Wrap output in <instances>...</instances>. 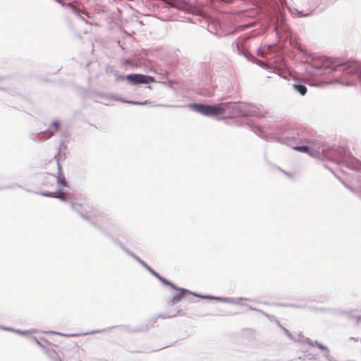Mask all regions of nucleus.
Wrapping results in <instances>:
<instances>
[{"label": "nucleus", "mask_w": 361, "mask_h": 361, "mask_svg": "<svg viewBox=\"0 0 361 361\" xmlns=\"http://www.w3.org/2000/svg\"><path fill=\"white\" fill-rule=\"evenodd\" d=\"M59 129V123L58 121H54L50 127V129L47 132V137H51ZM47 134V133H45Z\"/></svg>", "instance_id": "nucleus-5"}, {"label": "nucleus", "mask_w": 361, "mask_h": 361, "mask_svg": "<svg viewBox=\"0 0 361 361\" xmlns=\"http://www.w3.org/2000/svg\"><path fill=\"white\" fill-rule=\"evenodd\" d=\"M83 216L85 217V219H88V217L85 215Z\"/></svg>", "instance_id": "nucleus-13"}, {"label": "nucleus", "mask_w": 361, "mask_h": 361, "mask_svg": "<svg viewBox=\"0 0 361 361\" xmlns=\"http://www.w3.org/2000/svg\"><path fill=\"white\" fill-rule=\"evenodd\" d=\"M174 289L176 290V292L173 297L172 302H177L180 301L185 296V293H186V290L183 288H178L176 287Z\"/></svg>", "instance_id": "nucleus-4"}, {"label": "nucleus", "mask_w": 361, "mask_h": 361, "mask_svg": "<svg viewBox=\"0 0 361 361\" xmlns=\"http://www.w3.org/2000/svg\"><path fill=\"white\" fill-rule=\"evenodd\" d=\"M152 272L153 273V274H154V276H156L157 277H158V278H159L161 281H163L165 284L169 285V286H170L171 287H172V288H176V287H175L172 283H171L170 282L167 281L166 280L163 279H161V277H159V276H158V274H156L154 271H152Z\"/></svg>", "instance_id": "nucleus-8"}, {"label": "nucleus", "mask_w": 361, "mask_h": 361, "mask_svg": "<svg viewBox=\"0 0 361 361\" xmlns=\"http://www.w3.org/2000/svg\"><path fill=\"white\" fill-rule=\"evenodd\" d=\"M78 206H79V204L78 203H73V207L75 210H76L78 212H80L78 208Z\"/></svg>", "instance_id": "nucleus-9"}, {"label": "nucleus", "mask_w": 361, "mask_h": 361, "mask_svg": "<svg viewBox=\"0 0 361 361\" xmlns=\"http://www.w3.org/2000/svg\"><path fill=\"white\" fill-rule=\"evenodd\" d=\"M230 103L219 104L214 106L193 104L192 108L204 116H214L221 115L228 109Z\"/></svg>", "instance_id": "nucleus-2"}, {"label": "nucleus", "mask_w": 361, "mask_h": 361, "mask_svg": "<svg viewBox=\"0 0 361 361\" xmlns=\"http://www.w3.org/2000/svg\"><path fill=\"white\" fill-rule=\"evenodd\" d=\"M294 149L297 151L305 152V153H309L310 149L307 146H298L295 147Z\"/></svg>", "instance_id": "nucleus-7"}, {"label": "nucleus", "mask_w": 361, "mask_h": 361, "mask_svg": "<svg viewBox=\"0 0 361 361\" xmlns=\"http://www.w3.org/2000/svg\"><path fill=\"white\" fill-rule=\"evenodd\" d=\"M126 78L133 85L149 84L155 81L153 77L142 74H129Z\"/></svg>", "instance_id": "nucleus-3"}, {"label": "nucleus", "mask_w": 361, "mask_h": 361, "mask_svg": "<svg viewBox=\"0 0 361 361\" xmlns=\"http://www.w3.org/2000/svg\"><path fill=\"white\" fill-rule=\"evenodd\" d=\"M354 70L355 71V73L358 74L360 77H361V70H357L356 68H354Z\"/></svg>", "instance_id": "nucleus-11"}, {"label": "nucleus", "mask_w": 361, "mask_h": 361, "mask_svg": "<svg viewBox=\"0 0 361 361\" xmlns=\"http://www.w3.org/2000/svg\"><path fill=\"white\" fill-rule=\"evenodd\" d=\"M167 4H172L173 2V0H164Z\"/></svg>", "instance_id": "nucleus-12"}, {"label": "nucleus", "mask_w": 361, "mask_h": 361, "mask_svg": "<svg viewBox=\"0 0 361 361\" xmlns=\"http://www.w3.org/2000/svg\"><path fill=\"white\" fill-rule=\"evenodd\" d=\"M293 88L297 90L301 95H305L307 93V87L302 85H293Z\"/></svg>", "instance_id": "nucleus-6"}, {"label": "nucleus", "mask_w": 361, "mask_h": 361, "mask_svg": "<svg viewBox=\"0 0 361 361\" xmlns=\"http://www.w3.org/2000/svg\"><path fill=\"white\" fill-rule=\"evenodd\" d=\"M317 346L319 348L322 349V350H326V348L325 346H324V345H321V344H318V343H317Z\"/></svg>", "instance_id": "nucleus-10"}, {"label": "nucleus", "mask_w": 361, "mask_h": 361, "mask_svg": "<svg viewBox=\"0 0 361 361\" xmlns=\"http://www.w3.org/2000/svg\"><path fill=\"white\" fill-rule=\"evenodd\" d=\"M61 149L62 147H60L59 153L55 157L57 161L56 173L46 176L42 182V185L48 189L42 193L44 196L59 197L60 195H63L61 188L67 185L65 177L62 174L61 166L59 163Z\"/></svg>", "instance_id": "nucleus-1"}]
</instances>
